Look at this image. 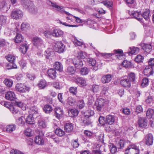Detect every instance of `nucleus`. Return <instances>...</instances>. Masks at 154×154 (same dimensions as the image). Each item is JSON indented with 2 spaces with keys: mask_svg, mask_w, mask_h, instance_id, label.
Here are the masks:
<instances>
[{
  "mask_svg": "<svg viewBox=\"0 0 154 154\" xmlns=\"http://www.w3.org/2000/svg\"><path fill=\"white\" fill-rule=\"evenodd\" d=\"M48 74L49 77L54 79L56 78V72L54 69H49L47 72Z\"/></svg>",
  "mask_w": 154,
  "mask_h": 154,
  "instance_id": "21",
  "label": "nucleus"
},
{
  "mask_svg": "<svg viewBox=\"0 0 154 154\" xmlns=\"http://www.w3.org/2000/svg\"><path fill=\"white\" fill-rule=\"evenodd\" d=\"M98 103H99L97 100L93 105V107L94 109L99 112L101 110L103 107Z\"/></svg>",
  "mask_w": 154,
  "mask_h": 154,
  "instance_id": "29",
  "label": "nucleus"
},
{
  "mask_svg": "<svg viewBox=\"0 0 154 154\" xmlns=\"http://www.w3.org/2000/svg\"><path fill=\"white\" fill-rule=\"evenodd\" d=\"M89 72V69L86 67L82 68L80 70L81 74L82 75H85L88 74Z\"/></svg>",
  "mask_w": 154,
  "mask_h": 154,
  "instance_id": "52",
  "label": "nucleus"
},
{
  "mask_svg": "<svg viewBox=\"0 0 154 154\" xmlns=\"http://www.w3.org/2000/svg\"><path fill=\"white\" fill-rule=\"evenodd\" d=\"M67 72L69 74L72 75L75 73V69L73 67L70 66L68 67Z\"/></svg>",
  "mask_w": 154,
  "mask_h": 154,
  "instance_id": "42",
  "label": "nucleus"
},
{
  "mask_svg": "<svg viewBox=\"0 0 154 154\" xmlns=\"http://www.w3.org/2000/svg\"><path fill=\"white\" fill-rule=\"evenodd\" d=\"M102 3L105 6L109 8L111 7L112 6V1H103L102 2Z\"/></svg>",
  "mask_w": 154,
  "mask_h": 154,
  "instance_id": "62",
  "label": "nucleus"
},
{
  "mask_svg": "<svg viewBox=\"0 0 154 154\" xmlns=\"http://www.w3.org/2000/svg\"><path fill=\"white\" fill-rule=\"evenodd\" d=\"M25 118L23 116H21L17 120V122L18 124L23 125L25 124Z\"/></svg>",
  "mask_w": 154,
  "mask_h": 154,
  "instance_id": "54",
  "label": "nucleus"
},
{
  "mask_svg": "<svg viewBox=\"0 0 154 154\" xmlns=\"http://www.w3.org/2000/svg\"><path fill=\"white\" fill-rule=\"evenodd\" d=\"M28 48V47L27 45L26 44H22L20 48V51L23 54L26 53L27 50Z\"/></svg>",
  "mask_w": 154,
  "mask_h": 154,
  "instance_id": "35",
  "label": "nucleus"
},
{
  "mask_svg": "<svg viewBox=\"0 0 154 154\" xmlns=\"http://www.w3.org/2000/svg\"><path fill=\"white\" fill-rule=\"evenodd\" d=\"M38 125L40 128H45L46 126V123L43 120H40L38 122Z\"/></svg>",
  "mask_w": 154,
  "mask_h": 154,
  "instance_id": "57",
  "label": "nucleus"
},
{
  "mask_svg": "<svg viewBox=\"0 0 154 154\" xmlns=\"http://www.w3.org/2000/svg\"><path fill=\"white\" fill-rule=\"evenodd\" d=\"M29 24L27 23H23L21 25V29L22 30L29 29Z\"/></svg>",
  "mask_w": 154,
  "mask_h": 154,
  "instance_id": "55",
  "label": "nucleus"
},
{
  "mask_svg": "<svg viewBox=\"0 0 154 154\" xmlns=\"http://www.w3.org/2000/svg\"><path fill=\"white\" fill-rule=\"evenodd\" d=\"M153 72L152 68L149 66H146L144 70V75L147 76H149L151 75H152Z\"/></svg>",
  "mask_w": 154,
  "mask_h": 154,
  "instance_id": "18",
  "label": "nucleus"
},
{
  "mask_svg": "<svg viewBox=\"0 0 154 154\" xmlns=\"http://www.w3.org/2000/svg\"><path fill=\"white\" fill-rule=\"evenodd\" d=\"M15 94L13 91H9L5 94V97L7 100H13L15 98Z\"/></svg>",
  "mask_w": 154,
  "mask_h": 154,
  "instance_id": "16",
  "label": "nucleus"
},
{
  "mask_svg": "<svg viewBox=\"0 0 154 154\" xmlns=\"http://www.w3.org/2000/svg\"><path fill=\"white\" fill-rule=\"evenodd\" d=\"M97 100L103 107L106 106L108 103V101L107 100L102 98L98 99Z\"/></svg>",
  "mask_w": 154,
  "mask_h": 154,
  "instance_id": "28",
  "label": "nucleus"
},
{
  "mask_svg": "<svg viewBox=\"0 0 154 154\" xmlns=\"http://www.w3.org/2000/svg\"><path fill=\"white\" fill-rule=\"evenodd\" d=\"M72 61L75 67L77 69L80 68L83 65L82 59L79 58L78 57H75L73 59Z\"/></svg>",
  "mask_w": 154,
  "mask_h": 154,
  "instance_id": "6",
  "label": "nucleus"
},
{
  "mask_svg": "<svg viewBox=\"0 0 154 154\" xmlns=\"http://www.w3.org/2000/svg\"><path fill=\"white\" fill-rule=\"evenodd\" d=\"M44 34L45 36L47 38H51L52 35V32L50 31H46L44 32Z\"/></svg>",
  "mask_w": 154,
  "mask_h": 154,
  "instance_id": "56",
  "label": "nucleus"
},
{
  "mask_svg": "<svg viewBox=\"0 0 154 154\" xmlns=\"http://www.w3.org/2000/svg\"><path fill=\"white\" fill-rule=\"evenodd\" d=\"M55 116L56 117L59 119L61 117L63 114V110L60 107H57L55 109Z\"/></svg>",
  "mask_w": 154,
  "mask_h": 154,
  "instance_id": "19",
  "label": "nucleus"
},
{
  "mask_svg": "<svg viewBox=\"0 0 154 154\" xmlns=\"http://www.w3.org/2000/svg\"><path fill=\"white\" fill-rule=\"evenodd\" d=\"M52 109L51 106L49 105H45L43 108L44 111L46 113H50L52 111Z\"/></svg>",
  "mask_w": 154,
  "mask_h": 154,
  "instance_id": "31",
  "label": "nucleus"
},
{
  "mask_svg": "<svg viewBox=\"0 0 154 154\" xmlns=\"http://www.w3.org/2000/svg\"><path fill=\"white\" fill-rule=\"evenodd\" d=\"M88 62L89 65L92 66L91 68L92 69L95 71H97L98 69V65L96 62L95 60L92 58H88Z\"/></svg>",
  "mask_w": 154,
  "mask_h": 154,
  "instance_id": "7",
  "label": "nucleus"
},
{
  "mask_svg": "<svg viewBox=\"0 0 154 154\" xmlns=\"http://www.w3.org/2000/svg\"><path fill=\"white\" fill-rule=\"evenodd\" d=\"M129 14L139 21H141L142 19V15L140 12L137 11H130Z\"/></svg>",
  "mask_w": 154,
  "mask_h": 154,
  "instance_id": "9",
  "label": "nucleus"
},
{
  "mask_svg": "<svg viewBox=\"0 0 154 154\" xmlns=\"http://www.w3.org/2000/svg\"><path fill=\"white\" fill-rule=\"evenodd\" d=\"M94 114V111L91 110H88L85 113V117L84 118L85 119L86 118H88L91 116H93Z\"/></svg>",
  "mask_w": 154,
  "mask_h": 154,
  "instance_id": "36",
  "label": "nucleus"
},
{
  "mask_svg": "<svg viewBox=\"0 0 154 154\" xmlns=\"http://www.w3.org/2000/svg\"><path fill=\"white\" fill-rule=\"evenodd\" d=\"M122 66L126 68H130L132 66V64L130 61L125 60L122 63Z\"/></svg>",
  "mask_w": 154,
  "mask_h": 154,
  "instance_id": "39",
  "label": "nucleus"
},
{
  "mask_svg": "<svg viewBox=\"0 0 154 154\" xmlns=\"http://www.w3.org/2000/svg\"><path fill=\"white\" fill-rule=\"evenodd\" d=\"M112 77L110 74H107L103 76L101 79V81L103 83H106L109 82L111 80Z\"/></svg>",
  "mask_w": 154,
  "mask_h": 154,
  "instance_id": "14",
  "label": "nucleus"
},
{
  "mask_svg": "<svg viewBox=\"0 0 154 154\" xmlns=\"http://www.w3.org/2000/svg\"><path fill=\"white\" fill-rule=\"evenodd\" d=\"M75 82L82 87L86 86L87 84L85 80L82 77H78L75 79Z\"/></svg>",
  "mask_w": 154,
  "mask_h": 154,
  "instance_id": "10",
  "label": "nucleus"
},
{
  "mask_svg": "<svg viewBox=\"0 0 154 154\" xmlns=\"http://www.w3.org/2000/svg\"><path fill=\"white\" fill-rule=\"evenodd\" d=\"M99 147V149H95L93 150L92 152V154H101L102 147L101 146L98 145Z\"/></svg>",
  "mask_w": 154,
  "mask_h": 154,
  "instance_id": "49",
  "label": "nucleus"
},
{
  "mask_svg": "<svg viewBox=\"0 0 154 154\" xmlns=\"http://www.w3.org/2000/svg\"><path fill=\"white\" fill-rule=\"evenodd\" d=\"M116 119L115 116L111 115H108L106 116L107 123L109 125H112L114 123Z\"/></svg>",
  "mask_w": 154,
  "mask_h": 154,
  "instance_id": "22",
  "label": "nucleus"
},
{
  "mask_svg": "<svg viewBox=\"0 0 154 154\" xmlns=\"http://www.w3.org/2000/svg\"><path fill=\"white\" fill-rule=\"evenodd\" d=\"M72 145L74 148H76L79 146V144L78 143L77 139L75 140H72Z\"/></svg>",
  "mask_w": 154,
  "mask_h": 154,
  "instance_id": "63",
  "label": "nucleus"
},
{
  "mask_svg": "<svg viewBox=\"0 0 154 154\" xmlns=\"http://www.w3.org/2000/svg\"><path fill=\"white\" fill-rule=\"evenodd\" d=\"M121 84L124 87L129 88L131 86V82L129 79H124L121 80Z\"/></svg>",
  "mask_w": 154,
  "mask_h": 154,
  "instance_id": "17",
  "label": "nucleus"
},
{
  "mask_svg": "<svg viewBox=\"0 0 154 154\" xmlns=\"http://www.w3.org/2000/svg\"><path fill=\"white\" fill-rule=\"evenodd\" d=\"M143 57L140 55H137L135 59V60L137 62H140L142 61Z\"/></svg>",
  "mask_w": 154,
  "mask_h": 154,
  "instance_id": "61",
  "label": "nucleus"
},
{
  "mask_svg": "<svg viewBox=\"0 0 154 154\" xmlns=\"http://www.w3.org/2000/svg\"><path fill=\"white\" fill-rule=\"evenodd\" d=\"M52 6L54 8H56L58 11H60L61 12L63 13L65 12V14L68 15H69L70 14L68 12L65 11L64 10L62 6H59L56 3L51 2Z\"/></svg>",
  "mask_w": 154,
  "mask_h": 154,
  "instance_id": "15",
  "label": "nucleus"
},
{
  "mask_svg": "<svg viewBox=\"0 0 154 154\" xmlns=\"http://www.w3.org/2000/svg\"><path fill=\"white\" fill-rule=\"evenodd\" d=\"M73 129V125L71 123H67L64 126V130L67 132H70Z\"/></svg>",
  "mask_w": 154,
  "mask_h": 154,
  "instance_id": "26",
  "label": "nucleus"
},
{
  "mask_svg": "<svg viewBox=\"0 0 154 154\" xmlns=\"http://www.w3.org/2000/svg\"><path fill=\"white\" fill-rule=\"evenodd\" d=\"M55 133L57 135L60 137L63 135L65 134L64 132L62 129L59 128H57L56 129Z\"/></svg>",
  "mask_w": 154,
  "mask_h": 154,
  "instance_id": "41",
  "label": "nucleus"
},
{
  "mask_svg": "<svg viewBox=\"0 0 154 154\" xmlns=\"http://www.w3.org/2000/svg\"><path fill=\"white\" fill-rule=\"evenodd\" d=\"M4 82L6 85L9 87H11L13 84L12 80L8 79H5Z\"/></svg>",
  "mask_w": 154,
  "mask_h": 154,
  "instance_id": "43",
  "label": "nucleus"
},
{
  "mask_svg": "<svg viewBox=\"0 0 154 154\" xmlns=\"http://www.w3.org/2000/svg\"><path fill=\"white\" fill-rule=\"evenodd\" d=\"M138 123L140 127L145 128L147 125V120L144 118H140Z\"/></svg>",
  "mask_w": 154,
  "mask_h": 154,
  "instance_id": "13",
  "label": "nucleus"
},
{
  "mask_svg": "<svg viewBox=\"0 0 154 154\" xmlns=\"http://www.w3.org/2000/svg\"><path fill=\"white\" fill-rule=\"evenodd\" d=\"M77 105L79 109H82L85 105V103L83 100H79L77 103Z\"/></svg>",
  "mask_w": 154,
  "mask_h": 154,
  "instance_id": "45",
  "label": "nucleus"
},
{
  "mask_svg": "<svg viewBox=\"0 0 154 154\" xmlns=\"http://www.w3.org/2000/svg\"><path fill=\"white\" fill-rule=\"evenodd\" d=\"M54 67L56 70L60 72L62 71L63 67L62 64L59 62H56L54 64Z\"/></svg>",
  "mask_w": 154,
  "mask_h": 154,
  "instance_id": "25",
  "label": "nucleus"
},
{
  "mask_svg": "<svg viewBox=\"0 0 154 154\" xmlns=\"http://www.w3.org/2000/svg\"><path fill=\"white\" fill-rule=\"evenodd\" d=\"M16 106H10V110L13 114H16L18 112V110Z\"/></svg>",
  "mask_w": 154,
  "mask_h": 154,
  "instance_id": "50",
  "label": "nucleus"
},
{
  "mask_svg": "<svg viewBox=\"0 0 154 154\" xmlns=\"http://www.w3.org/2000/svg\"><path fill=\"white\" fill-rule=\"evenodd\" d=\"M35 142L36 144L39 145H42L44 143L42 137L39 135L35 137Z\"/></svg>",
  "mask_w": 154,
  "mask_h": 154,
  "instance_id": "23",
  "label": "nucleus"
},
{
  "mask_svg": "<svg viewBox=\"0 0 154 154\" xmlns=\"http://www.w3.org/2000/svg\"><path fill=\"white\" fill-rule=\"evenodd\" d=\"M69 91L73 95H75L77 92V88L75 87H71L69 88Z\"/></svg>",
  "mask_w": 154,
  "mask_h": 154,
  "instance_id": "48",
  "label": "nucleus"
},
{
  "mask_svg": "<svg viewBox=\"0 0 154 154\" xmlns=\"http://www.w3.org/2000/svg\"><path fill=\"white\" fill-rule=\"evenodd\" d=\"M130 51L129 52V54H137L139 51V48L137 47H132L129 48Z\"/></svg>",
  "mask_w": 154,
  "mask_h": 154,
  "instance_id": "34",
  "label": "nucleus"
},
{
  "mask_svg": "<svg viewBox=\"0 0 154 154\" xmlns=\"http://www.w3.org/2000/svg\"><path fill=\"white\" fill-rule=\"evenodd\" d=\"M29 10L30 12L32 14H35L37 12V9L34 6H31L29 7Z\"/></svg>",
  "mask_w": 154,
  "mask_h": 154,
  "instance_id": "53",
  "label": "nucleus"
},
{
  "mask_svg": "<svg viewBox=\"0 0 154 154\" xmlns=\"http://www.w3.org/2000/svg\"><path fill=\"white\" fill-rule=\"evenodd\" d=\"M108 146L111 152L112 153H114L116 152L117 151V148L113 144L109 143Z\"/></svg>",
  "mask_w": 154,
  "mask_h": 154,
  "instance_id": "37",
  "label": "nucleus"
},
{
  "mask_svg": "<svg viewBox=\"0 0 154 154\" xmlns=\"http://www.w3.org/2000/svg\"><path fill=\"white\" fill-rule=\"evenodd\" d=\"M63 32L61 30L55 29L52 32V35L55 37H59L62 36L63 34Z\"/></svg>",
  "mask_w": 154,
  "mask_h": 154,
  "instance_id": "20",
  "label": "nucleus"
},
{
  "mask_svg": "<svg viewBox=\"0 0 154 154\" xmlns=\"http://www.w3.org/2000/svg\"><path fill=\"white\" fill-rule=\"evenodd\" d=\"M16 128V125L14 124H11L7 125L3 130L8 133H11L15 131Z\"/></svg>",
  "mask_w": 154,
  "mask_h": 154,
  "instance_id": "12",
  "label": "nucleus"
},
{
  "mask_svg": "<svg viewBox=\"0 0 154 154\" xmlns=\"http://www.w3.org/2000/svg\"><path fill=\"white\" fill-rule=\"evenodd\" d=\"M33 43L35 46L38 48L42 45L43 41L40 38L36 37L33 38Z\"/></svg>",
  "mask_w": 154,
  "mask_h": 154,
  "instance_id": "8",
  "label": "nucleus"
},
{
  "mask_svg": "<svg viewBox=\"0 0 154 154\" xmlns=\"http://www.w3.org/2000/svg\"><path fill=\"white\" fill-rule=\"evenodd\" d=\"M6 19V17L3 15H0V23L1 24H4L5 23Z\"/></svg>",
  "mask_w": 154,
  "mask_h": 154,
  "instance_id": "58",
  "label": "nucleus"
},
{
  "mask_svg": "<svg viewBox=\"0 0 154 154\" xmlns=\"http://www.w3.org/2000/svg\"><path fill=\"white\" fill-rule=\"evenodd\" d=\"M149 81L148 78H145L143 79L142 82L141 83V86L143 88L148 85Z\"/></svg>",
  "mask_w": 154,
  "mask_h": 154,
  "instance_id": "44",
  "label": "nucleus"
},
{
  "mask_svg": "<svg viewBox=\"0 0 154 154\" xmlns=\"http://www.w3.org/2000/svg\"><path fill=\"white\" fill-rule=\"evenodd\" d=\"M145 140L146 144L149 146L152 145L153 141L152 135L151 134L147 135L145 137Z\"/></svg>",
  "mask_w": 154,
  "mask_h": 154,
  "instance_id": "11",
  "label": "nucleus"
},
{
  "mask_svg": "<svg viewBox=\"0 0 154 154\" xmlns=\"http://www.w3.org/2000/svg\"><path fill=\"white\" fill-rule=\"evenodd\" d=\"M23 15L22 11L18 9L13 10L11 13V17L17 20L21 19Z\"/></svg>",
  "mask_w": 154,
  "mask_h": 154,
  "instance_id": "2",
  "label": "nucleus"
},
{
  "mask_svg": "<svg viewBox=\"0 0 154 154\" xmlns=\"http://www.w3.org/2000/svg\"><path fill=\"white\" fill-rule=\"evenodd\" d=\"M147 104H150L153 102V97L149 95L147 97L145 100Z\"/></svg>",
  "mask_w": 154,
  "mask_h": 154,
  "instance_id": "59",
  "label": "nucleus"
},
{
  "mask_svg": "<svg viewBox=\"0 0 154 154\" xmlns=\"http://www.w3.org/2000/svg\"><path fill=\"white\" fill-rule=\"evenodd\" d=\"M67 103L71 106H74L76 103V100L72 97H68L67 100Z\"/></svg>",
  "mask_w": 154,
  "mask_h": 154,
  "instance_id": "40",
  "label": "nucleus"
},
{
  "mask_svg": "<svg viewBox=\"0 0 154 154\" xmlns=\"http://www.w3.org/2000/svg\"><path fill=\"white\" fill-rule=\"evenodd\" d=\"M6 59L8 61L11 63L10 65L11 66L9 69H16L17 68V66L14 63L15 60V57L12 54H8L7 56L6 57Z\"/></svg>",
  "mask_w": 154,
  "mask_h": 154,
  "instance_id": "5",
  "label": "nucleus"
},
{
  "mask_svg": "<svg viewBox=\"0 0 154 154\" xmlns=\"http://www.w3.org/2000/svg\"><path fill=\"white\" fill-rule=\"evenodd\" d=\"M152 47L150 44H144L142 46V49L146 52H149L152 49Z\"/></svg>",
  "mask_w": 154,
  "mask_h": 154,
  "instance_id": "30",
  "label": "nucleus"
},
{
  "mask_svg": "<svg viewBox=\"0 0 154 154\" xmlns=\"http://www.w3.org/2000/svg\"><path fill=\"white\" fill-rule=\"evenodd\" d=\"M128 77L130 82H135L136 80L135 74L134 72H131L128 74Z\"/></svg>",
  "mask_w": 154,
  "mask_h": 154,
  "instance_id": "38",
  "label": "nucleus"
},
{
  "mask_svg": "<svg viewBox=\"0 0 154 154\" xmlns=\"http://www.w3.org/2000/svg\"><path fill=\"white\" fill-rule=\"evenodd\" d=\"M34 122V119L33 117V115L32 114L29 115L27 117L26 119V122L29 124H33Z\"/></svg>",
  "mask_w": 154,
  "mask_h": 154,
  "instance_id": "33",
  "label": "nucleus"
},
{
  "mask_svg": "<svg viewBox=\"0 0 154 154\" xmlns=\"http://www.w3.org/2000/svg\"><path fill=\"white\" fill-rule=\"evenodd\" d=\"M79 112L76 109H72L69 110L68 111V114L69 116L74 117L77 116Z\"/></svg>",
  "mask_w": 154,
  "mask_h": 154,
  "instance_id": "27",
  "label": "nucleus"
},
{
  "mask_svg": "<svg viewBox=\"0 0 154 154\" xmlns=\"http://www.w3.org/2000/svg\"><path fill=\"white\" fill-rule=\"evenodd\" d=\"M25 135L28 136H31L33 134V132L30 128H27L24 132Z\"/></svg>",
  "mask_w": 154,
  "mask_h": 154,
  "instance_id": "47",
  "label": "nucleus"
},
{
  "mask_svg": "<svg viewBox=\"0 0 154 154\" xmlns=\"http://www.w3.org/2000/svg\"><path fill=\"white\" fill-rule=\"evenodd\" d=\"M65 46L61 42H57L55 44L54 48L55 51L59 53L64 51Z\"/></svg>",
  "mask_w": 154,
  "mask_h": 154,
  "instance_id": "3",
  "label": "nucleus"
},
{
  "mask_svg": "<svg viewBox=\"0 0 154 154\" xmlns=\"http://www.w3.org/2000/svg\"><path fill=\"white\" fill-rule=\"evenodd\" d=\"M14 42L17 43H19L23 40V38L22 35L19 33H17L14 38Z\"/></svg>",
  "mask_w": 154,
  "mask_h": 154,
  "instance_id": "24",
  "label": "nucleus"
},
{
  "mask_svg": "<svg viewBox=\"0 0 154 154\" xmlns=\"http://www.w3.org/2000/svg\"><path fill=\"white\" fill-rule=\"evenodd\" d=\"M47 85V83L45 80H41L38 84L39 88L40 89H44Z\"/></svg>",
  "mask_w": 154,
  "mask_h": 154,
  "instance_id": "32",
  "label": "nucleus"
},
{
  "mask_svg": "<svg viewBox=\"0 0 154 154\" xmlns=\"http://www.w3.org/2000/svg\"><path fill=\"white\" fill-rule=\"evenodd\" d=\"M92 89L94 93H96L99 90V86L98 85H93L92 86Z\"/></svg>",
  "mask_w": 154,
  "mask_h": 154,
  "instance_id": "64",
  "label": "nucleus"
},
{
  "mask_svg": "<svg viewBox=\"0 0 154 154\" xmlns=\"http://www.w3.org/2000/svg\"><path fill=\"white\" fill-rule=\"evenodd\" d=\"M154 114V110L151 109H149L147 111L146 116L149 118L152 117V116Z\"/></svg>",
  "mask_w": 154,
  "mask_h": 154,
  "instance_id": "46",
  "label": "nucleus"
},
{
  "mask_svg": "<svg viewBox=\"0 0 154 154\" xmlns=\"http://www.w3.org/2000/svg\"><path fill=\"white\" fill-rule=\"evenodd\" d=\"M149 12L148 10H146L144 11L142 15V17H143L146 20H148L149 18Z\"/></svg>",
  "mask_w": 154,
  "mask_h": 154,
  "instance_id": "51",
  "label": "nucleus"
},
{
  "mask_svg": "<svg viewBox=\"0 0 154 154\" xmlns=\"http://www.w3.org/2000/svg\"><path fill=\"white\" fill-rule=\"evenodd\" d=\"M124 140H120L117 144L118 148L119 149H122L124 147Z\"/></svg>",
  "mask_w": 154,
  "mask_h": 154,
  "instance_id": "60",
  "label": "nucleus"
},
{
  "mask_svg": "<svg viewBox=\"0 0 154 154\" xmlns=\"http://www.w3.org/2000/svg\"><path fill=\"white\" fill-rule=\"evenodd\" d=\"M16 90L21 93L28 92L30 88L26 86L24 84H17L16 86Z\"/></svg>",
  "mask_w": 154,
  "mask_h": 154,
  "instance_id": "4",
  "label": "nucleus"
},
{
  "mask_svg": "<svg viewBox=\"0 0 154 154\" xmlns=\"http://www.w3.org/2000/svg\"><path fill=\"white\" fill-rule=\"evenodd\" d=\"M140 150L139 147L134 144L129 145L125 150L126 154H138Z\"/></svg>",
  "mask_w": 154,
  "mask_h": 154,
  "instance_id": "1",
  "label": "nucleus"
}]
</instances>
